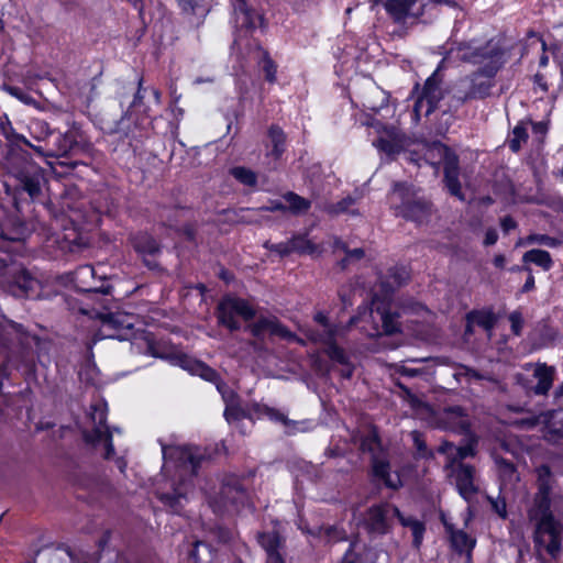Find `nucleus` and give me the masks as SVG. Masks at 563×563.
Listing matches in <instances>:
<instances>
[{"instance_id": "55", "label": "nucleus", "mask_w": 563, "mask_h": 563, "mask_svg": "<svg viewBox=\"0 0 563 563\" xmlns=\"http://www.w3.org/2000/svg\"><path fill=\"white\" fill-rule=\"evenodd\" d=\"M455 376H464V377L468 378L470 380H472V379L482 380L485 378V376L483 374H481L476 369H473L467 366H461L460 372L456 373Z\"/></svg>"}, {"instance_id": "8", "label": "nucleus", "mask_w": 563, "mask_h": 563, "mask_svg": "<svg viewBox=\"0 0 563 563\" xmlns=\"http://www.w3.org/2000/svg\"><path fill=\"white\" fill-rule=\"evenodd\" d=\"M438 157L444 163V184L449 192L459 200L464 201L465 196L462 192V186L459 180L460 166L457 156L450 148L440 142H433L428 145L423 161L433 165L432 159Z\"/></svg>"}, {"instance_id": "26", "label": "nucleus", "mask_w": 563, "mask_h": 563, "mask_svg": "<svg viewBox=\"0 0 563 563\" xmlns=\"http://www.w3.org/2000/svg\"><path fill=\"white\" fill-rule=\"evenodd\" d=\"M341 563H374V560L367 545L356 539L350 543Z\"/></svg>"}, {"instance_id": "14", "label": "nucleus", "mask_w": 563, "mask_h": 563, "mask_svg": "<svg viewBox=\"0 0 563 563\" xmlns=\"http://www.w3.org/2000/svg\"><path fill=\"white\" fill-rule=\"evenodd\" d=\"M74 283L84 292H100L108 295L112 286L104 283L103 275H98L97 269L91 265H81L74 272Z\"/></svg>"}, {"instance_id": "27", "label": "nucleus", "mask_w": 563, "mask_h": 563, "mask_svg": "<svg viewBox=\"0 0 563 563\" xmlns=\"http://www.w3.org/2000/svg\"><path fill=\"white\" fill-rule=\"evenodd\" d=\"M130 240L133 249L144 257L153 256L161 251L156 240L146 232L133 234Z\"/></svg>"}, {"instance_id": "43", "label": "nucleus", "mask_w": 563, "mask_h": 563, "mask_svg": "<svg viewBox=\"0 0 563 563\" xmlns=\"http://www.w3.org/2000/svg\"><path fill=\"white\" fill-rule=\"evenodd\" d=\"M290 241L292 253L313 254L317 251V246L305 236H294Z\"/></svg>"}, {"instance_id": "41", "label": "nucleus", "mask_w": 563, "mask_h": 563, "mask_svg": "<svg viewBox=\"0 0 563 563\" xmlns=\"http://www.w3.org/2000/svg\"><path fill=\"white\" fill-rule=\"evenodd\" d=\"M253 409H254V412L258 417L265 416L269 420L276 421V422H280L283 424H288L289 423V420L287 419V417L282 411H279V410H277L275 408L268 407L266 405L255 404L253 406Z\"/></svg>"}, {"instance_id": "9", "label": "nucleus", "mask_w": 563, "mask_h": 563, "mask_svg": "<svg viewBox=\"0 0 563 563\" xmlns=\"http://www.w3.org/2000/svg\"><path fill=\"white\" fill-rule=\"evenodd\" d=\"M8 255L0 254V275L8 277L5 289L16 298H36L40 289V282L32 277L24 268L9 265Z\"/></svg>"}, {"instance_id": "33", "label": "nucleus", "mask_w": 563, "mask_h": 563, "mask_svg": "<svg viewBox=\"0 0 563 563\" xmlns=\"http://www.w3.org/2000/svg\"><path fill=\"white\" fill-rule=\"evenodd\" d=\"M356 198L346 196L335 203L327 205L324 211L330 216H340L344 213L357 216V209L354 208Z\"/></svg>"}, {"instance_id": "51", "label": "nucleus", "mask_w": 563, "mask_h": 563, "mask_svg": "<svg viewBox=\"0 0 563 563\" xmlns=\"http://www.w3.org/2000/svg\"><path fill=\"white\" fill-rule=\"evenodd\" d=\"M530 243H538L549 247H555L560 244V241L555 238L545 234H533L528 238Z\"/></svg>"}, {"instance_id": "25", "label": "nucleus", "mask_w": 563, "mask_h": 563, "mask_svg": "<svg viewBox=\"0 0 563 563\" xmlns=\"http://www.w3.org/2000/svg\"><path fill=\"white\" fill-rule=\"evenodd\" d=\"M178 363L183 368L188 369L192 374L200 376L207 382L214 383L216 385L221 383L217 371H214L213 368H211L210 366L206 365L202 362L192 361L188 358L186 355H183L178 357Z\"/></svg>"}, {"instance_id": "3", "label": "nucleus", "mask_w": 563, "mask_h": 563, "mask_svg": "<svg viewBox=\"0 0 563 563\" xmlns=\"http://www.w3.org/2000/svg\"><path fill=\"white\" fill-rule=\"evenodd\" d=\"M538 492L527 511L528 520L533 525L536 547H544L551 558L556 559L562 552L561 525L551 510V492L553 476L550 466L542 464L536 470Z\"/></svg>"}, {"instance_id": "47", "label": "nucleus", "mask_w": 563, "mask_h": 563, "mask_svg": "<svg viewBox=\"0 0 563 563\" xmlns=\"http://www.w3.org/2000/svg\"><path fill=\"white\" fill-rule=\"evenodd\" d=\"M145 92H146V89L143 87V78H140L137 81V90L134 95V98H133L130 107L142 110L144 113H147L148 108L145 107L143 103Z\"/></svg>"}, {"instance_id": "44", "label": "nucleus", "mask_w": 563, "mask_h": 563, "mask_svg": "<svg viewBox=\"0 0 563 563\" xmlns=\"http://www.w3.org/2000/svg\"><path fill=\"white\" fill-rule=\"evenodd\" d=\"M389 277L391 278L390 288L393 286H401L409 279V272L406 266L395 265L389 269Z\"/></svg>"}, {"instance_id": "24", "label": "nucleus", "mask_w": 563, "mask_h": 563, "mask_svg": "<svg viewBox=\"0 0 563 563\" xmlns=\"http://www.w3.org/2000/svg\"><path fill=\"white\" fill-rule=\"evenodd\" d=\"M418 0H387L385 3L386 11L394 18L395 21L401 22L408 16H420L423 10L412 12L413 5Z\"/></svg>"}, {"instance_id": "58", "label": "nucleus", "mask_w": 563, "mask_h": 563, "mask_svg": "<svg viewBox=\"0 0 563 563\" xmlns=\"http://www.w3.org/2000/svg\"><path fill=\"white\" fill-rule=\"evenodd\" d=\"M492 507L499 517H507L506 501L504 499H490Z\"/></svg>"}, {"instance_id": "17", "label": "nucleus", "mask_w": 563, "mask_h": 563, "mask_svg": "<svg viewBox=\"0 0 563 563\" xmlns=\"http://www.w3.org/2000/svg\"><path fill=\"white\" fill-rule=\"evenodd\" d=\"M452 467V477L459 494L466 500L471 501L476 495L478 488L474 483L475 468L472 465L457 463Z\"/></svg>"}, {"instance_id": "52", "label": "nucleus", "mask_w": 563, "mask_h": 563, "mask_svg": "<svg viewBox=\"0 0 563 563\" xmlns=\"http://www.w3.org/2000/svg\"><path fill=\"white\" fill-rule=\"evenodd\" d=\"M531 40H532L531 44H538L540 46V49L542 51V54L539 58V66L545 67L549 64V56L545 53L547 44H545L544 40L541 36L536 35V34L531 35Z\"/></svg>"}, {"instance_id": "18", "label": "nucleus", "mask_w": 563, "mask_h": 563, "mask_svg": "<svg viewBox=\"0 0 563 563\" xmlns=\"http://www.w3.org/2000/svg\"><path fill=\"white\" fill-rule=\"evenodd\" d=\"M257 541L266 552V563H286L282 553L284 541L277 531L261 532Z\"/></svg>"}, {"instance_id": "38", "label": "nucleus", "mask_w": 563, "mask_h": 563, "mask_svg": "<svg viewBox=\"0 0 563 563\" xmlns=\"http://www.w3.org/2000/svg\"><path fill=\"white\" fill-rule=\"evenodd\" d=\"M373 144L378 151L388 156L396 155L402 150L401 141L397 137H379Z\"/></svg>"}, {"instance_id": "50", "label": "nucleus", "mask_w": 563, "mask_h": 563, "mask_svg": "<svg viewBox=\"0 0 563 563\" xmlns=\"http://www.w3.org/2000/svg\"><path fill=\"white\" fill-rule=\"evenodd\" d=\"M307 533L321 537L324 534V537L328 538L329 541H340L343 539L342 536H340L339 530L335 527H327V528H320L318 532L307 530Z\"/></svg>"}, {"instance_id": "30", "label": "nucleus", "mask_w": 563, "mask_h": 563, "mask_svg": "<svg viewBox=\"0 0 563 563\" xmlns=\"http://www.w3.org/2000/svg\"><path fill=\"white\" fill-rule=\"evenodd\" d=\"M446 531L450 533L452 547L457 552H470L475 547V540L472 539L463 530H454L451 525L444 523Z\"/></svg>"}, {"instance_id": "10", "label": "nucleus", "mask_w": 563, "mask_h": 563, "mask_svg": "<svg viewBox=\"0 0 563 563\" xmlns=\"http://www.w3.org/2000/svg\"><path fill=\"white\" fill-rule=\"evenodd\" d=\"M216 314L220 325L225 327L230 331H238L241 328V323L236 316L249 321L255 317L256 311L247 300L228 295L218 303Z\"/></svg>"}, {"instance_id": "34", "label": "nucleus", "mask_w": 563, "mask_h": 563, "mask_svg": "<svg viewBox=\"0 0 563 563\" xmlns=\"http://www.w3.org/2000/svg\"><path fill=\"white\" fill-rule=\"evenodd\" d=\"M180 9L186 14L205 18L209 11L207 0H177Z\"/></svg>"}, {"instance_id": "61", "label": "nucleus", "mask_w": 563, "mask_h": 563, "mask_svg": "<svg viewBox=\"0 0 563 563\" xmlns=\"http://www.w3.org/2000/svg\"><path fill=\"white\" fill-rule=\"evenodd\" d=\"M500 225L503 231L508 233L517 227V223L511 217L507 216L501 219Z\"/></svg>"}, {"instance_id": "13", "label": "nucleus", "mask_w": 563, "mask_h": 563, "mask_svg": "<svg viewBox=\"0 0 563 563\" xmlns=\"http://www.w3.org/2000/svg\"><path fill=\"white\" fill-rule=\"evenodd\" d=\"M100 339L110 338L125 340L126 331L133 329L132 316L124 312H108L101 314Z\"/></svg>"}, {"instance_id": "57", "label": "nucleus", "mask_w": 563, "mask_h": 563, "mask_svg": "<svg viewBox=\"0 0 563 563\" xmlns=\"http://www.w3.org/2000/svg\"><path fill=\"white\" fill-rule=\"evenodd\" d=\"M200 549H203L209 552V547L201 541H196L194 548L189 552V558L195 562H200L202 560L200 555Z\"/></svg>"}, {"instance_id": "45", "label": "nucleus", "mask_w": 563, "mask_h": 563, "mask_svg": "<svg viewBox=\"0 0 563 563\" xmlns=\"http://www.w3.org/2000/svg\"><path fill=\"white\" fill-rule=\"evenodd\" d=\"M428 106H429V101L419 95L413 104V110H412L413 121L419 122L421 117H428L433 112V111H428Z\"/></svg>"}, {"instance_id": "53", "label": "nucleus", "mask_w": 563, "mask_h": 563, "mask_svg": "<svg viewBox=\"0 0 563 563\" xmlns=\"http://www.w3.org/2000/svg\"><path fill=\"white\" fill-rule=\"evenodd\" d=\"M509 321L511 324V331L516 335L521 334V330L523 327V318L519 311H514L509 314Z\"/></svg>"}, {"instance_id": "29", "label": "nucleus", "mask_w": 563, "mask_h": 563, "mask_svg": "<svg viewBox=\"0 0 563 563\" xmlns=\"http://www.w3.org/2000/svg\"><path fill=\"white\" fill-rule=\"evenodd\" d=\"M419 95L429 101L428 111H434L443 98L440 84L433 77L426 80Z\"/></svg>"}, {"instance_id": "16", "label": "nucleus", "mask_w": 563, "mask_h": 563, "mask_svg": "<svg viewBox=\"0 0 563 563\" xmlns=\"http://www.w3.org/2000/svg\"><path fill=\"white\" fill-rule=\"evenodd\" d=\"M346 331V328H331L325 333L313 334L311 340L325 346L324 353L332 362L341 365H347L350 361L349 354L335 342V339L338 336H343Z\"/></svg>"}, {"instance_id": "37", "label": "nucleus", "mask_w": 563, "mask_h": 563, "mask_svg": "<svg viewBox=\"0 0 563 563\" xmlns=\"http://www.w3.org/2000/svg\"><path fill=\"white\" fill-rule=\"evenodd\" d=\"M525 262L533 263L544 271H548L552 266V258L550 253L543 250H530L523 255Z\"/></svg>"}, {"instance_id": "35", "label": "nucleus", "mask_w": 563, "mask_h": 563, "mask_svg": "<svg viewBox=\"0 0 563 563\" xmlns=\"http://www.w3.org/2000/svg\"><path fill=\"white\" fill-rule=\"evenodd\" d=\"M268 137L273 146L272 155L275 158L280 157L285 151L286 135L283 130L277 125H272L268 130Z\"/></svg>"}, {"instance_id": "64", "label": "nucleus", "mask_w": 563, "mask_h": 563, "mask_svg": "<svg viewBox=\"0 0 563 563\" xmlns=\"http://www.w3.org/2000/svg\"><path fill=\"white\" fill-rule=\"evenodd\" d=\"M399 373L404 376L415 377L421 374V369L401 366Z\"/></svg>"}, {"instance_id": "31", "label": "nucleus", "mask_w": 563, "mask_h": 563, "mask_svg": "<svg viewBox=\"0 0 563 563\" xmlns=\"http://www.w3.org/2000/svg\"><path fill=\"white\" fill-rule=\"evenodd\" d=\"M397 519L399 520L401 526L407 527L411 530L413 537L412 544L415 548H419L422 543L423 534L426 531L424 523L412 516L406 517L401 512L400 516L397 517Z\"/></svg>"}, {"instance_id": "1", "label": "nucleus", "mask_w": 563, "mask_h": 563, "mask_svg": "<svg viewBox=\"0 0 563 563\" xmlns=\"http://www.w3.org/2000/svg\"><path fill=\"white\" fill-rule=\"evenodd\" d=\"M443 55L442 62L457 59L481 66L457 82L454 98L464 103L490 95V89L495 86L494 78L504 65V51L498 43L493 40L484 44L476 41L461 42L445 48Z\"/></svg>"}, {"instance_id": "21", "label": "nucleus", "mask_w": 563, "mask_h": 563, "mask_svg": "<svg viewBox=\"0 0 563 563\" xmlns=\"http://www.w3.org/2000/svg\"><path fill=\"white\" fill-rule=\"evenodd\" d=\"M497 318L490 309L472 310L466 314V325L464 335L467 338L474 333L475 327L482 328L487 332L488 339L495 328Z\"/></svg>"}, {"instance_id": "32", "label": "nucleus", "mask_w": 563, "mask_h": 563, "mask_svg": "<svg viewBox=\"0 0 563 563\" xmlns=\"http://www.w3.org/2000/svg\"><path fill=\"white\" fill-rule=\"evenodd\" d=\"M283 199L288 203L287 211L298 216L305 214L311 208V201L306 199L294 191H287L283 195Z\"/></svg>"}, {"instance_id": "42", "label": "nucleus", "mask_w": 563, "mask_h": 563, "mask_svg": "<svg viewBox=\"0 0 563 563\" xmlns=\"http://www.w3.org/2000/svg\"><path fill=\"white\" fill-rule=\"evenodd\" d=\"M257 53L261 56L260 64H262V68L265 74L266 80L272 84L275 82L277 71L276 64L269 57L268 53L266 51H263L261 47H258Z\"/></svg>"}, {"instance_id": "15", "label": "nucleus", "mask_w": 563, "mask_h": 563, "mask_svg": "<svg viewBox=\"0 0 563 563\" xmlns=\"http://www.w3.org/2000/svg\"><path fill=\"white\" fill-rule=\"evenodd\" d=\"M438 428L457 433H465L470 428L467 415L461 406H450L434 415Z\"/></svg>"}, {"instance_id": "36", "label": "nucleus", "mask_w": 563, "mask_h": 563, "mask_svg": "<svg viewBox=\"0 0 563 563\" xmlns=\"http://www.w3.org/2000/svg\"><path fill=\"white\" fill-rule=\"evenodd\" d=\"M528 140V129L525 122H519L512 130L508 139L509 148L517 153L520 151L521 145Z\"/></svg>"}, {"instance_id": "4", "label": "nucleus", "mask_w": 563, "mask_h": 563, "mask_svg": "<svg viewBox=\"0 0 563 563\" xmlns=\"http://www.w3.org/2000/svg\"><path fill=\"white\" fill-rule=\"evenodd\" d=\"M398 313L389 312L385 305H377L375 300H373L372 306L360 307L358 313L350 319V322L346 328L351 325H355L362 323L361 331L364 332L368 338H378L383 334H394L400 331V325L397 321ZM314 320L323 327L321 333H325L331 328H342L338 324L329 323L327 316L322 312H318L314 316ZM318 332L311 333L310 338Z\"/></svg>"}, {"instance_id": "59", "label": "nucleus", "mask_w": 563, "mask_h": 563, "mask_svg": "<svg viewBox=\"0 0 563 563\" xmlns=\"http://www.w3.org/2000/svg\"><path fill=\"white\" fill-rule=\"evenodd\" d=\"M217 389L221 393L227 405L235 401L236 396L222 382L217 385Z\"/></svg>"}, {"instance_id": "40", "label": "nucleus", "mask_w": 563, "mask_h": 563, "mask_svg": "<svg viewBox=\"0 0 563 563\" xmlns=\"http://www.w3.org/2000/svg\"><path fill=\"white\" fill-rule=\"evenodd\" d=\"M493 457L503 481L512 482L517 478L516 467L511 461L496 454H494Z\"/></svg>"}, {"instance_id": "23", "label": "nucleus", "mask_w": 563, "mask_h": 563, "mask_svg": "<svg viewBox=\"0 0 563 563\" xmlns=\"http://www.w3.org/2000/svg\"><path fill=\"white\" fill-rule=\"evenodd\" d=\"M20 188L32 199L41 192L43 173L36 166H29L21 170L18 176Z\"/></svg>"}, {"instance_id": "28", "label": "nucleus", "mask_w": 563, "mask_h": 563, "mask_svg": "<svg viewBox=\"0 0 563 563\" xmlns=\"http://www.w3.org/2000/svg\"><path fill=\"white\" fill-rule=\"evenodd\" d=\"M533 376L538 380L532 388L533 393L536 395H545L552 387L554 369L545 364H539L534 369Z\"/></svg>"}, {"instance_id": "54", "label": "nucleus", "mask_w": 563, "mask_h": 563, "mask_svg": "<svg viewBox=\"0 0 563 563\" xmlns=\"http://www.w3.org/2000/svg\"><path fill=\"white\" fill-rule=\"evenodd\" d=\"M272 252L277 253L280 256H287L292 253L291 241L280 242L268 246Z\"/></svg>"}, {"instance_id": "49", "label": "nucleus", "mask_w": 563, "mask_h": 563, "mask_svg": "<svg viewBox=\"0 0 563 563\" xmlns=\"http://www.w3.org/2000/svg\"><path fill=\"white\" fill-rule=\"evenodd\" d=\"M475 455V446L472 443H468L463 446H455L453 461L450 462L449 466H453L456 461H462L466 457Z\"/></svg>"}, {"instance_id": "12", "label": "nucleus", "mask_w": 563, "mask_h": 563, "mask_svg": "<svg viewBox=\"0 0 563 563\" xmlns=\"http://www.w3.org/2000/svg\"><path fill=\"white\" fill-rule=\"evenodd\" d=\"M44 146L33 145V148L36 153L42 156L47 157H60L68 155L77 145V139L75 132H48L46 137L44 139Z\"/></svg>"}, {"instance_id": "5", "label": "nucleus", "mask_w": 563, "mask_h": 563, "mask_svg": "<svg viewBox=\"0 0 563 563\" xmlns=\"http://www.w3.org/2000/svg\"><path fill=\"white\" fill-rule=\"evenodd\" d=\"M391 207L397 217L418 225L430 221L432 203L419 195V190L407 183H395L390 192Z\"/></svg>"}, {"instance_id": "6", "label": "nucleus", "mask_w": 563, "mask_h": 563, "mask_svg": "<svg viewBox=\"0 0 563 563\" xmlns=\"http://www.w3.org/2000/svg\"><path fill=\"white\" fill-rule=\"evenodd\" d=\"M361 450L371 454L373 475L383 481L391 489L401 487L402 482L398 473H390V464L383 456L382 443L375 429L371 430L361 440Z\"/></svg>"}, {"instance_id": "60", "label": "nucleus", "mask_w": 563, "mask_h": 563, "mask_svg": "<svg viewBox=\"0 0 563 563\" xmlns=\"http://www.w3.org/2000/svg\"><path fill=\"white\" fill-rule=\"evenodd\" d=\"M438 451H439L440 453H442V454H446V455H448V457H449L451 461H453L455 446H454L452 443H450V442H443V443L439 446Z\"/></svg>"}, {"instance_id": "11", "label": "nucleus", "mask_w": 563, "mask_h": 563, "mask_svg": "<svg viewBox=\"0 0 563 563\" xmlns=\"http://www.w3.org/2000/svg\"><path fill=\"white\" fill-rule=\"evenodd\" d=\"M400 516V510L388 503L374 505L367 510L365 518L369 533L383 536L390 531L394 518Z\"/></svg>"}, {"instance_id": "39", "label": "nucleus", "mask_w": 563, "mask_h": 563, "mask_svg": "<svg viewBox=\"0 0 563 563\" xmlns=\"http://www.w3.org/2000/svg\"><path fill=\"white\" fill-rule=\"evenodd\" d=\"M230 174L242 185L254 187L257 184V175L244 166H236L230 169Z\"/></svg>"}, {"instance_id": "56", "label": "nucleus", "mask_w": 563, "mask_h": 563, "mask_svg": "<svg viewBox=\"0 0 563 563\" xmlns=\"http://www.w3.org/2000/svg\"><path fill=\"white\" fill-rule=\"evenodd\" d=\"M261 211H267V212H286L287 206L282 200H271L268 205L263 206L260 208Z\"/></svg>"}, {"instance_id": "19", "label": "nucleus", "mask_w": 563, "mask_h": 563, "mask_svg": "<svg viewBox=\"0 0 563 563\" xmlns=\"http://www.w3.org/2000/svg\"><path fill=\"white\" fill-rule=\"evenodd\" d=\"M235 26L242 31L255 30L262 23V16L247 7L245 0H231Z\"/></svg>"}, {"instance_id": "7", "label": "nucleus", "mask_w": 563, "mask_h": 563, "mask_svg": "<svg viewBox=\"0 0 563 563\" xmlns=\"http://www.w3.org/2000/svg\"><path fill=\"white\" fill-rule=\"evenodd\" d=\"M108 408L103 400H97L89 407L88 417L92 423L91 430H84L82 437L88 444L104 445V459L109 460L114 454L112 432L107 426Z\"/></svg>"}, {"instance_id": "63", "label": "nucleus", "mask_w": 563, "mask_h": 563, "mask_svg": "<svg viewBox=\"0 0 563 563\" xmlns=\"http://www.w3.org/2000/svg\"><path fill=\"white\" fill-rule=\"evenodd\" d=\"M498 240V234L495 229H488L485 234L484 244L489 246L494 245Z\"/></svg>"}, {"instance_id": "2", "label": "nucleus", "mask_w": 563, "mask_h": 563, "mask_svg": "<svg viewBox=\"0 0 563 563\" xmlns=\"http://www.w3.org/2000/svg\"><path fill=\"white\" fill-rule=\"evenodd\" d=\"M162 453L163 471L172 476V492L157 493V498L170 512L181 515L192 488L191 478L198 472L202 455L192 446L164 444Z\"/></svg>"}, {"instance_id": "20", "label": "nucleus", "mask_w": 563, "mask_h": 563, "mask_svg": "<svg viewBox=\"0 0 563 563\" xmlns=\"http://www.w3.org/2000/svg\"><path fill=\"white\" fill-rule=\"evenodd\" d=\"M249 329L256 338H261L265 333L283 339L294 338V334L276 317H260L254 323L249 325Z\"/></svg>"}, {"instance_id": "22", "label": "nucleus", "mask_w": 563, "mask_h": 563, "mask_svg": "<svg viewBox=\"0 0 563 563\" xmlns=\"http://www.w3.org/2000/svg\"><path fill=\"white\" fill-rule=\"evenodd\" d=\"M221 506L228 509L230 506L238 507L243 504L246 498V493L242 484L236 477H229L222 484L219 493Z\"/></svg>"}, {"instance_id": "46", "label": "nucleus", "mask_w": 563, "mask_h": 563, "mask_svg": "<svg viewBox=\"0 0 563 563\" xmlns=\"http://www.w3.org/2000/svg\"><path fill=\"white\" fill-rule=\"evenodd\" d=\"M2 132L3 135L14 144L22 142L29 147L32 146V143L25 136L14 131L10 122H8L5 125H2Z\"/></svg>"}, {"instance_id": "48", "label": "nucleus", "mask_w": 563, "mask_h": 563, "mask_svg": "<svg viewBox=\"0 0 563 563\" xmlns=\"http://www.w3.org/2000/svg\"><path fill=\"white\" fill-rule=\"evenodd\" d=\"M224 417H225L228 422H231V421H234V420H241L243 418H246V413H245V411L242 408H240L235 404V401L234 402L231 401L225 407Z\"/></svg>"}, {"instance_id": "62", "label": "nucleus", "mask_w": 563, "mask_h": 563, "mask_svg": "<svg viewBox=\"0 0 563 563\" xmlns=\"http://www.w3.org/2000/svg\"><path fill=\"white\" fill-rule=\"evenodd\" d=\"M412 438H413V442H415V446H416L417 451L421 455H426L427 445H426L424 441L420 439V434L418 432H413Z\"/></svg>"}]
</instances>
